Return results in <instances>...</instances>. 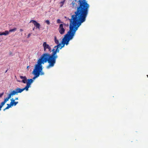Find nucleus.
<instances>
[{
    "mask_svg": "<svg viewBox=\"0 0 148 148\" xmlns=\"http://www.w3.org/2000/svg\"><path fill=\"white\" fill-rule=\"evenodd\" d=\"M1 110H0V111Z\"/></svg>",
    "mask_w": 148,
    "mask_h": 148,
    "instance_id": "nucleus-33",
    "label": "nucleus"
},
{
    "mask_svg": "<svg viewBox=\"0 0 148 148\" xmlns=\"http://www.w3.org/2000/svg\"><path fill=\"white\" fill-rule=\"evenodd\" d=\"M10 108V107L7 106L6 108H5V109H3V111H5L6 110Z\"/></svg>",
    "mask_w": 148,
    "mask_h": 148,
    "instance_id": "nucleus-24",
    "label": "nucleus"
},
{
    "mask_svg": "<svg viewBox=\"0 0 148 148\" xmlns=\"http://www.w3.org/2000/svg\"><path fill=\"white\" fill-rule=\"evenodd\" d=\"M37 64L35 65V68L33 71V73L34 76L32 79H35L36 78L39 76L40 75V72L42 70V64H44L45 63L47 62L40 57L37 61Z\"/></svg>",
    "mask_w": 148,
    "mask_h": 148,
    "instance_id": "nucleus-4",
    "label": "nucleus"
},
{
    "mask_svg": "<svg viewBox=\"0 0 148 148\" xmlns=\"http://www.w3.org/2000/svg\"><path fill=\"white\" fill-rule=\"evenodd\" d=\"M19 77L20 78L22 79V80L21 81H18V82H21L24 84H25L26 83H27V79L26 76H23L22 75H20Z\"/></svg>",
    "mask_w": 148,
    "mask_h": 148,
    "instance_id": "nucleus-10",
    "label": "nucleus"
},
{
    "mask_svg": "<svg viewBox=\"0 0 148 148\" xmlns=\"http://www.w3.org/2000/svg\"><path fill=\"white\" fill-rule=\"evenodd\" d=\"M47 25H49L50 24V22L49 20H46L45 21Z\"/></svg>",
    "mask_w": 148,
    "mask_h": 148,
    "instance_id": "nucleus-19",
    "label": "nucleus"
},
{
    "mask_svg": "<svg viewBox=\"0 0 148 148\" xmlns=\"http://www.w3.org/2000/svg\"><path fill=\"white\" fill-rule=\"evenodd\" d=\"M3 93H1L0 94V97H2V96H3Z\"/></svg>",
    "mask_w": 148,
    "mask_h": 148,
    "instance_id": "nucleus-26",
    "label": "nucleus"
},
{
    "mask_svg": "<svg viewBox=\"0 0 148 148\" xmlns=\"http://www.w3.org/2000/svg\"><path fill=\"white\" fill-rule=\"evenodd\" d=\"M17 28H14L13 29H10L9 30V32H14L16 31Z\"/></svg>",
    "mask_w": 148,
    "mask_h": 148,
    "instance_id": "nucleus-13",
    "label": "nucleus"
},
{
    "mask_svg": "<svg viewBox=\"0 0 148 148\" xmlns=\"http://www.w3.org/2000/svg\"><path fill=\"white\" fill-rule=\"evenodd\" d=\"M15 100H17L18 99V97H16L15 98Z\"/></svg>",
    "mask_w": 148,
    "mask_h": 148,
    "instance_id": "nucleus-27",
    "label": "nucleus"
},
{
    "mask_svg": "<svg viewBox=\"0 0 148 148\" xmlns=\"http://www.w3.org/2000/svg\"><path fill=\"white\" fill-rule=\"evenodd\" d=\"M66 25L65 24H61L59 25L58 30L59 33L61 34H64L65 29L64 28V27Z\"/></svg>",
    "mask_w": 148,
    "mask_h": 148,
    "instance_id": "nucleus-6",
    "label": "nucleus"
},
{
    "mask_svg": "<svg viewBox=\"0 0 148 148\" xmlns=\"http://www.w3.org/2000/svg\"><path fill=\"white\" fill-rule=\"evenodd\" d=\"M20 30L21 32H22L23 31V29H20Z\"/></svg>",
    "mask_w": 148,
    "mask_h": 148,
    "instance_id": "nucleus-28",
    "label": "nucleus"
},
{
    "mask_svg": "<svg viewBox=\"0 0 148 148\" xmlns=\"http://www.w3.org/2000/svg\"><path fill=\"white\" fill-rule=\"evenodd\" d=\"M61 47V44L60 43L55 46L52 50V53L51 54L45 53L43 54L40 57L46 62H48V65L46 68L49 69L53 67L56 63V60L58 58L57 53L59 51L60 48Z\"/></svg>",
    "mask_w": 148,
    "mask_h": 148,
    "instance_id": "nucleus-3",
    "label": "nucleus"
},
{
    "mask_svg": "<svg viewBox=\"0 0 148 148\" xmlns=\"http://www.w3.org/2000/svg\"><path fill=\"white\" fill-rule=\"evenodd\" d=\"M57 23H61L62 22L60 19H58L57 20Z\"/></svg>",
    "mask_w": 148,
    "mask_h": 148,
    "instance_id": "nucleus-20",
    "label": "nucleus"
},
{
    "mask_svg": "<svg viewBox=\"0 0 148 148\" xmlns=\"http://www.w3.org/2000/svg\"><path fill=\"white\" fill-rule=\"evenodd\" d=\"M9 99L7 97L5 99L4 101L2 102L4 103H5L8 101Z\"/></svg>",
    "mask_w": 148,
    "mask_h": 148,
    "instance_id": "nucleus-15",
    "label": "nucleus"
},
{
    "mask_svg": "<svg viewBox=\"0 0 148 148\" xmlns=\"http://www.w3.org/2000/svg\"><path fill=\"white\" fill-rule=\"evenodd\" d=\"M4 32L5 34V36L8 35L9 34V32L8 30H5Z\"/></svg>",
    "mask_w": 148,
    "mask_h": 148,
    "instance_id": "nucleus-16",
    "label": "nucleus"
},
{
    "mask_svg": "<svg viewBox=\"0 0 148 148\" xmlns=\"http://www.w3.org/2000/svg\"><path fill=\"white\" fill-rule=\"evenodd\" d=\"M31 33H29V34H28V36H27V38H29V37H30V36H31Z\"/></svg>",
    "mask_w": 148,
    "mask_h": 148,
    "instance_id": "nucleus-25",
    "label": "nucleus"
},
{
    "mask_svg": "<svg viewBox=\"0 0 148 148\" xmlns=\"http://www.w3.org/2000/svg\"><path fill=\"white\" fill-rule=\"evenodd\" d=\"M69 20L70 21L69 30L64 35V37L62 39L61 44H62V45L60 48V49L64 47L65 44L66 45H68L69 41L73 38L78 28L82 23L85 21L72 17Z\"/></svg>",
    "mask_w": 148,
    "mask_h": 148,
    "instance_id": "nucleus-2",
    "label": "nucleus"
},
{
    "mask_svg": "<svg viewBox=\"0 0 148 148\" xmlns=\"http://www.w3.org/2000/svg\"><path fill=\"white\" fill-rule=\"evenodd\" d=\"M147 77H148V75H147Z\"/></svg>",
    "mask_w": 148,
    "mask_h": 148,
    "instance_id": "nucleus-31",
    "label": "nucleus"
},
{
    "mask_svg": "<svg viewBox=\"0 0 148 148\" xmlns=\"http://www.w3.org/2000/svg\"><path fill=\"white\" fill-rule=\"evenodd\" d=\"M12 96H13L12 95V94L10 92L8 95V96L7 97L9 99L10 98H11Z\"/></svg>",
    "mask_w": 148,
    "mask_h": 148,
    "instance_id": "nucleus-18",
    "label": "nucleus"
},
{
    "mask_svg": "<svg viewBox=\"0 0 148 148\" xmlns=\"http://www.w3.org/2000/svg\"><path fill=\"white\" fill-rule=\"evenodd\" d=\"M7 105L8 106L10 107V108L11 107V106H12V105L11 103V102L10 103V104H7Z\"/></svg>",
    "mask_w": 148,
    "mask_h": 148,
    "instance_id": "nucleus-22",
    "label": "nucleus"
},
{
    "mask_svg": "<svg viewBox=\"0 0 148 148\" xmlns=\"http://www.w3.org/2000/svg\"><path fill=\"white\" fill-rule=\"evenodd\" d=\"M71 4L73 7L77 6L76 10L71 17L85 21L90 7L86 0H73Z\"/></svg>",
    "mask_w": 148,
    "mask_h": 148,
    "instance_id": "nucleus-1",
    "label": "nucleus"
},
{
    "mask_svg": "<svg viewBox=\"0 0 148 148\" xmlns=\"http://www.w3.org/2000/svg\"><path fill=\"white\" fill-rule=\"evenodd\" d=\"M43 47L44 48V50L46 51L47 49H48L49 50V51L51 52L52 51L51 48L49 46V45L47 44L46 42H44L43 44Z\"/></svg>",
    "mask_w": 148,
    "mask_h": 148,
    "instance_id": "nucleus-8",
    "label": "nucleus"
},
{
    "mask_svg": "<svg viewBox=\"0 0 148 148\" xmlns=\"http://www.w3.org/2000/svg\"><path fill=\"white\" fill-rule=\"evenodd\" d=\"M54 41L55 43L57 44H59V41L57 39V37L56 36L54 37Z\"/></svg>",
    "mask_w": 148,
    "mask_h": 148,
    "instance_id": "nucleus-12",
    "label": "nucleus"
},
{
    "mask_svg": "<svg viewBox=\"0 0 148 148\" xmlns=\"http://www.w3.org/2000/svg\"><path fill=\"white\" fill-rule=\"evenodd\" d=\"M33 80L32 79H28L26 85L25 87L23 88L24 90H25L26 91L28 90V88L30 87V85L33 82Z\"/></svg>",
    "mask_w": 148,
    "mask_h": 148,
    "instance_id": "nucleus-5",
    "label": "nucleus"
},
{
    "mask_svg": "<svg viewBox=\"0 0 148 148\" xmlns=\"http://www.w3.org/2000/svg\"><path fill=\"white\" fill-rule=\"evenodd\" d=\"M3 35H5V34H4V32H0V36H2Z\"/></svg>",
    "mask_w": 148,
    "mask_h": 148,
    "instance_id": "nucleus-21",
    "label": "nucleus"
},
{
    "mask_svg": "<svg viewBox=\"0 0 148 148\" xmlns=\"http://www.w3.org/2000/svg\"><path fill=\"white\" fill-rule=\"evenodd\" d=\"M24 90L23 88L21 89L19 88L18 87L16 88L15 90L12 91L11 92H10V93L13 96L15 95H17L18 93H21Z\"/></svg>",
    "mask_w": 148,
    "mask_h": 148,
    "instance_id": "nucleus-7",
    "label": "nucleus"
},
{
    "mask_svg": "<svg viewBox=\"0 0 148 148\" xmlns=\"http://www.w3.org/2000/svg\"><path fill=\"white\" fill-rule=\"evenodd\" d=\"M28 67H29V66H27V68H28Z\"/></svg>",
    "mask_w": 148,
    "mask_h": 148,
    "instance_id": "nucleus-30",
    "label": "nucleus"
},
{
    "mask_svg": "<svg viewBox=\"0 0 148 148\" xmlns=\"http://www.w3.org/2000/svg\"><path fill=\"white\" fill-rule=\"evenodd\" d=\"M5 104V103H4L3 102H2L0 105V110H1V109L2 107V106Z\"/></svg>",
    "mask_w": 148,
    "mask_h": 148,
    "instance_id": "nucleus-17",
    "label": "nucleus"
},
{
    "mask_svg": "<svg viewBox=\"0 0 148 148\" xmlns=\"http://www.w3.org/2000/svg\"><path fill=\"white\" fill-rule=\"evenodd\" d=\"M44 73L42 71H41L40 72V75H44Z\"/></svg>",
    "mask_w": 148,
    "mask_h": 148,
    "instance_id": "nucleus-23",
    "label": "nucleus"
},
{
    "mask_svg": "<svg viewBox=\"0 0 148 148\" xmlns=\"http://www.w3.org/2000/svg\"><path fill=\"white\" fill-rule=\"evenodd\" d=\"M7 71H6L5 72H7Z\"/></svg>",
    "mask_w": 148,
    "mask_h": 148,
    "instance_id": "nucleus-32",
    "label": "nucleus"
},
{
    "mask_svg": "<svg viewBox=\"0 0 148 148\" xmlns=\"http://www.w3.org/2000/svg\"><path fill=\"white\" fill-rule=\"evenodd\" d=\"M65 0H63V1H61L60 2V3L61 4V5H60V7H62L63 6Z\"/></svg>",
    "mask_w": 148,
    "mask_h": 148,
    "instance_id": "nucleus-14",
    "label": "nucleus"
},
{
    "mask_svg": "<svg viewBox=\"0 0 148 148\" xmlns=\"http://www.w3.org/2000/svg\"><path fill=\"white\" fill-rule=\"evenodd\" d=\"M15 99H13V98H12V99H11V105H12V106H16V104L18 103V101L16 102L15 101Z\"/></svg>",
    "mask_w": 148,
    "mask_h": 148,
    "instance_id": "nucleus-11",
    "label": "nucleus"
},
{
    "mask_svg": "<svg viewBox=\"0 0 148 148\" xmlns=\"http://www.w3.org/2000/svg\"><path fill=\"white\" fill-rule=\"evenodd\" d=\"M35 27H33V29H33V30H34V29H35Z\"/></svg>",
    "mask_w": 148,
    "mask_h": 148,
    "instance_id": "nucleus-29",
    "label": "nucleus"
},
{
    "mask_svg": "<svg viewBox=\"0 0 148 148\" xmlns=\"http://www.w3.org/2000/svg\"><path fill=\"white\" fill-rule=\"evenodd\" d=\"M32 22V23L34 26L36 27V28H37L39 29H40V24L37 22L36 21L34 20H31L30 23Z\"/></svg>",
    "mask_w": 148,
    "mask_h": 148,
    "instance_id": "nucleus-9",
    "label": "nucleus"
}]
</instances>
